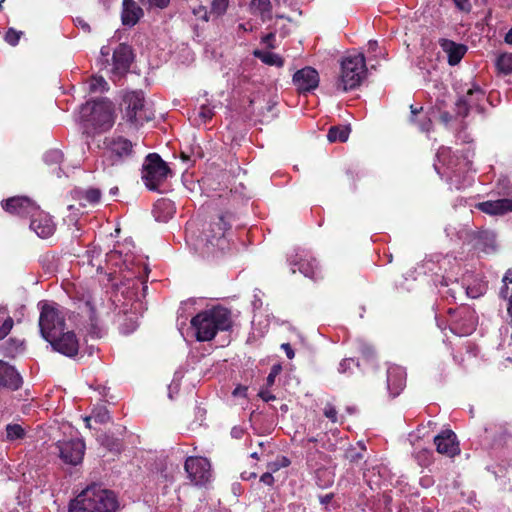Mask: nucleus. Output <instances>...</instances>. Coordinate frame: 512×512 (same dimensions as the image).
<instances>
[{"label":"nucleus","mask_w":512,"mask_h":512,"mask_svg":"<svg viewBox=\"0 0 512 512\" xmlns=\"http://www.w3.org/2000/svg\"><path fill=\"white\" fill-rule=\"evenodd\" d=\"M134 55L131 46L121 43L113 52V73L124 75L131 66Z\"/></svg>","instance_id":"f3484780"},{"label":"nucleus","mask_w":512,"mask_h":512,"mask_svg":"<svg viewBox=\"0 0 512 512\" xmlns=\"http://www.w3.org/2000/svg\"><path fill=\"white\" fill-rule=\"evenodd\" d=\"M281 348L285 351L287 358L293 359L295 356L294 350L289 343H283Z\"/></svg>","instance_id":"6e6d98bb"},{"label":"nucleus","mask_w":512,"mask_h":512,"mask_svg":"<svg viewBox=\"0 0 512 512\" xmlns=\"http://www.w3.org/2000/svg\"><path fill=\"white\" fill-rule=\"evenodd\" d=\"M509 289L507 284H504V286L500 290V296L504 299H507L509 297Z\"/></svg>","instance_id":"e2e57ef3"},{"label":"nucleus","mask_w":512,"mask_h":512,"mask_svg":"<svg viewBox=\"0 0 512 512\" xmlns=\"http://www.w3.org/2000/svg\"><path fill=\"white\" fill-rule=\"evenodd\" d=\"M229 0H213L211 6V13L221 16L223 15L228 7Z\"/></svg>","instance_id":"a19ab883"},{"label":"nucleus","mask_w":512,"mask_h":512,"mask_svg":"<svg viewBox=\"0 0 512 512\" xmlns=\"http://www.w3.org/2000/svg\"><path fill=\"white\" fill-rule=\"evenodd\" d=\"M169 176H172V170L157 153L146 156L142 168V180L149 190H157Z\"/></svg>","instance_id":"0eeeda50"},{"label":"nucleus","mask_w":512,"mask_h":512,"mask_svg":"<svg viewBox=\"0 0 512 512\" xmlns=\"http://www.w3.org/2000/svg\"><path fill=\"white\" fill-rule=\"evenodd\" d=\"M439 44L442 50L447 54L448 63L451 66L457 65L467 51L466 46L457 44L449 39H440Z\"/></svg>","instance_id":"b1692460"},{"label":"nucleus","mask_w":512,"mask_h":512,"mask_svg":"<svg viewBox=\"0 0 512 512\" xmlns=\"http://www.w3.org/2000/svg\"><path fill=\"white\" fill-rule=\"evenodd\" d=\"M24 348V341L18 338H9L0 345V355L8 358H14Z\"/></svg>","instance_id":"bb28decb"},{"label":"nucleus","mask_w":512,"mask_h":512,"mask_svg":"<svg viewBox=\"0 0 512 512\" xmlns=\"http://www.w3.org/2000/svg\"><path fill=\"white\" fill-rule=\"evenodd\" d=\"M281 371L282 367L280 364H275L271 367L270 373L266 378L267 387H270L274 384L276 377L280 374Z\"/></svg>","instance_id":"a18cd8bd"},{"label":"nucleus","mask_w":512,"mask_h":512,"mask_svg":"<svg viewBox=\"0 0 512 512\" xmlns=\"http://www.w3.org/2000/svg\"><path fill=\"white\" fill-rule=\"evenodd\" d=\"M52 349L67 357H75L79 351V340L73 331L62 332L53 339L46 340Z\"/></svg>","instance_id":"f8f14e48"},{"label":"nucleus","mask_w":512,"mask_h":512,"mask_svg":"<svg viewBox=\"0 0 512 512\" xmlns=\"http://www.w3.org/2000/svg\"><path fill=\"white\" fill-rule=\"evenodd\" d=\"M507 312L512 318V292L510 293L509 297L507 298Z\"/></svg>","instance_id":"0e129e2a"},{"label":"nucleus","mask_w":512,"mask_h":512,"mask_svg":"<svg viewBox=\"0 0 512 512\" xmlns=\"http://www.w3.org/2000/svg\"><path fill=\"white\" fill-rule=\"evenodd\" d=\"M509 212H512V199L503 198L482 202V213L502 216Z\"/></svg>","instance_id":"a878e982"},{"label":"nucleus","mask_w":512,"mask_h":512,"mask_svg":"<svg viewBox=\"0 0 512 512\" xmlns=\"http://www.w3.org/2000/svg\"><path fill=\"white\" fill-rule=\"evenodd\" d=\"M434 443L437 452L440 454L452 457L459 452L458 443L456 442V435L451 430H446L435 436Z\"/></svg>","instance_id":"4be33fe9"},{"label":"nucleus","mask_w":512,"mask_h":512,"mask_svg":"<svg viewBox=\"0 0 512 512\" xmlns=\"http://www.w3.org/2000/svg\"><path fill=\"white\" fill-rule=\"evenodd\" d=\"M361 352H362V355L366 358V359H372L374 358L375 356V351L372 347L370 346H363L361 348Z\"/></svg>","instance_id":"864d4df0"},{"label":"nucleus","mask_w":512,"mask_h":512,"mask_svg":"<svg viewBox=\"0 0 512 512\" xmlns=\"http://www.w3.org/2000/svg\"><path fill=\"white\" fill-rule=\"evenodd\" d=\"M74 21L76 27L81 28L86 33H90L91 27L83 18L77 17Z\"/></svg>","instance_id":"603ef678"},{"label":"nucleus","mask_w":512,"mask_h":512,"mask_svg":"<svg viewBox=\"0 0 512 512\" xmlns=\"http://www.w3.org/2000/svg\"><path fill=\"white\" fill-rule=\"evenodd\" d=\"M293 83L301 93L316 89L319 85V74L313 67H304L293 75Z\"/></svg>","instance_id":"2eb2a0df"},{"label":"nucleus","mask_w":512,"mask_h":512,"mask_svg":"<svg viewBox=\"0 0 512 512\" xmlns=\"http://www.w3.org/2000/svg\"><path fill=\"white\" fill-rule=\"evenodd\" d=\"M121 106L124 119L135 127L154 119V111L147 105L143 91L124 93Z\"/></svg>","instance_id":"20e7f679"},{"label":"nucleus","mask_w":512,"mask_h":512,"mask_svg":"<svg viewBox=\"0 0 512 512\" xmlns=\"http://www.w3.org/2000/svg\"><path fill=\"white\" fill-rule=\"evenodd\" d=\"M44 161L48 165H59L63 161V153L58 149H52L45 153Z\"/></svg>","instance_id":"ea45409f"},{"label":"nucleus","mask_w":512,"mask_h":512,"mask_svg":"<svg viewBox=\"0 0 512 512\" xmlns=\"http://www.w3.org/2000/svg\"><path fill=\"white\" fill-rule=\"evenodd\" d=\"M497 235L494 231L482 230V252L492 254L497 252Z\"/></svg>","instance_id":"cd10ccee"},{"label":"nucleus","mask_w":512,"mask_h":512,"mask_svg":"<svg viewBox=\"0 0 512 512\" xmlns=\"http://www.w3.org/2000/svg\"><path fill=\"white\" fill-rule=\"evenodd\" d=\"M456 7L465 12H469L471 9L470 0H453Z\"/></svg>","instance_id":"3c124183"},{"label":"nucleus","mask_w":512,"mask_h":512,"mask_svg":"<svg viewBox=\"0 0 512 512\" xmlns=\"http://www.w3.org/2000/svg\"><path fill=\"white\" fill-rule=\"evenodd\" d=\"M194 14L196 16H198L199 18L205 20V21H208V16H207V10L205 7L203 6H200L198 10H194Z\"/></svg>","instance_id":"13d9d810"},{"label":"nucleus","mask_w":512,"mask_h":512,"mask_svg":"<svg viewBox=\"0 0 512 512\" xmlns=\"http://www.w3.org/2000/svg\"><path fill=\"white\" fill-rule=\"evenodd\" d=\"M56 446L64 463L76 466L82 462L85 453V443L82 440L58 441Z\"/></svg>","instance_id":"9d476101"},{"label":"nucleus","mask_w":512,"mask_h":512,"mask_svg":"<svg viewBox=\"0 0 512 512\" xmlns=\"http://www.w3.org/2000/svg\"><path fill=\"white\" fill-rule=\"evenodd\" d=\"M189 479L195 485L205 484L211 476V465L208 459L203 457H188L184 465Z\"/></svg>","instance_id":"9b49d317"},{"label":"nucleus","mask_w":512,"mask_h":512,"mask_svg":"<svg viewBox=\"0 0 512 512\" xmlns=\"http://www.w3.org/2000/svg\"><path fill=\"white\" fill-rule=\"evenodd\" d=\"M254 56L260 59L263 63L270 66L282 67L284 65V59L276 54L269 51L255 50Z\"/></svg>","instance_id":"c85d7f7f"},{"label":"nucleus","mask_w":512,"mask_h":512,"mask_svg":"<svg viewBox=\"0 0 512 512\" xmlns=\"http://www.w3.org/2000/svg\"><path fill=\"white\" fill-rule=\"evenodd\" d=\"M80 301L88 309L89 319L92 323H96L99 318V314L103 312L105 303L101 293L87 292L82 295Z\"/></svg>","instance_id":"5701e85b"},{"label":"nucleus","mask_w":512,"mask_h":512,"mask_svg":"<svg viewBox=\"0 0 512 512\" xmlns=\"http://www.w3.org/2000/svg\"><path fill=\"white\" fill-rule=\"evenodd\" d=\"M6 434L9 440H18L25 436V430L19 424H9L6 427Z\"/></svg>","instance_id":"4c0bfd02"},{"label":"nucleus","mask_w":512,"mask_h":512,"mask_svg":"<svg viewBox=\"0 0 512 512\" xmlns=\"http://www.w3.org/2000/svg\"><path fill=\"white\" fill-rule=\"evenodd\" d=\"M495 66L499 73L509 75L512 73V53H500L495 60Z\"/></svg>","instance_id":"7c9ffc66"},{"label":"nucleus","mask_w":512,"mask_h":512,"mask_svg":"<svg viewBox=\"0 0 512 512\" xmlns=\"http://www.w3.org/2000/svg\"><path fill=\"white\" fill-rule=\"evenodd\" d=\"M334 482V475L328 469H318L316 471V483L320 488H327Z\"/></svg>","instance_id":"72a5a7b5"},{"label":"nucleus","mask_w":512,"mask_h":512,"mask_svg":"<svg viewBox=\"0 0 512 512\" xmlns=\"http://www.w3.org/2000/svg\"><path fill=\"white\" fill-rule=\"evenodd\" d=\"M142 5H148L150 7L155 6L159 8H164L169 3V0H139Z\"/></svg>","instance_id":"09e8293b"},{"label":"nucleus","mask_w":512,"mask_h":512,"mask_svg":"<svg viewBox=\"0 0 512 512\" xmlns=\"http://www.w3.org/2000/svg\"><path fill=\"white\" fill-rule=\"evenodd\" d=\"M22 35V32H19V31H16L15 29L13 28H10L6 34H5V40L10 44V45H16L19 40H20V37Z\"/></svg>","instance_id":"49530a36"},{"label":"nucleus","mask_w":512,"mask_h":512,"mask_svg":"<svg viewBox=\"0 0 512 512\" xmlns=\"http://www.w3.org/2000/svg\"><path fill=\"white\" fill-rule=\"evenodd\" d=\"M251 7L256 9L260 14H264L271 11L270 0H252Z\"/></svg>","instance_id":"37998d69"},{"label":"nucleus","mask_w":512,"mask_h":512,"mask_svg":"<svg viewBox=\"0 0 512 512\" xmlns=\"http://www.w3.org/2000/svg\"><path fill=\"white\" fill-rule=\"evenodd\" d=\"M39 329L45 340L60 335L66 327L65 316L58 304L42 301L39 303Z\"/></svg>","instance_id":"423d86ee"},{"label":"nucleus","mask_w":512,"mask_h":512,"mask_svg":"<svg viewBox=\"0 0 512 512\" xmlns=\"http://www.w3.org/2000/svg\"><path fill=\"white\" fill-rule=\"evenodd\" d=\"M83 198L90 204H96L100 201L101 191L97 188H89L83 193Z\"/></svg>","instance_id":"79ce46f5"},{"label":"nucleus","mask_w":512,"mask_h":512,"mask_svg":"<svg viewBox=\"0 0 512 512\" xmlns=\"http://www.w3.org/2000/svg\"><path fill=\"white\" fill-rule=\"evenodd\" d=\"M474 92H478V90L468 89L465 95L461 96L457 102L455 103L454 113H450L449 111H439V121L446 128L457 130L460 126H462V120L468 116L469 111L472 106V102L469 100V97L474 94Z\"/></svg>","instance_id":"1a4fd4ad"},{"label":"nucleus","mask_w":512,"mask_h":512,"mask_svg":"<svg viewBox=\"0 0 512 512\" xmlns=\"http://www.w3.org/2000/svg\"><path fill=\"white\" fill-rule=\"evenodd\" d=\"M92 417L100 424L108 423L111 420L108 409L105 406H98L92 410Z\"/></svg>","instance_id":"c9c22d12"},{"label":"nucleus","mask_w":512,"mask_h":512,"mask_svg":"<svg viewBox=\"0 0 512 512\" xmlns=\"http://www.w3.org/2000/svg\"><path fill=\"white\" fill-rule=\"evenodd\" d=\"M406 385V371L398 365H391L387 369V388L392 397H396Z\"/></svg>","instance_id":"aec40b11"},{"label":"nucleus","mask_w":512,"mask_h":512,"mask_svg":"<svg viewBox=\"0 0 512 512\" xmlns=\"http://www.w3.org/2000/svg\"><path fill=\"white\" fill-rule=\"evenodd\" d=\"M13 318L8 315L5 307H0V340L4 339L12 330Z\"/></svg>","instance_id":"473e14b6"},{"label":"nucleus","mask_w":512,"mask_h":512,"mask_svg":"<svg viewBox=\"0 0 512 512\" xmlns=\"http://www.w3.org/2000/svg\"><path fill=\"white\" fill-rule=\"evenodd\" d=\"M350 129L347 126H332L328 130L329 142H345L349 137Z\"/></svg>","instance_id":"2f4dec72"},{"label":"nucleus","mask_w":512,"mask_h":512,"mask_svg":"<svg viewBox=\"0 0 512 512\" xmlns=\"http://www.w3.org/2000/svg\"><path fill=\"white\" fill-rule=\"evenodd\" d=\"M191 327L198 341H211L219 331H229L233 327L231 310L221 305L203 310L191 319Z\"/></svg>","instance_id":"f257e3e1"},{"label":"nucleus","mask_w":512,"mask_h":512,"mask_svg":"<svg viewBox=\"0 0 512 512\" xmlns=\"http://www.w3.org/2000/svg\"><path fill=\"white\" fill-rule=\"evenodd\" d=\"M415 459L420 466L427 467L433 461V452L429 449H420L415 453Z\"/></svg>","instance_id":"e433bc0d"},{"label":"nucleus","mask_w":512,"mask_h":512,"mask_svg":"<svg viewBox=\"0 0 512 512\" xmlns=\"http://www.w3.org/2000/svg\"><path fill=\"white\" fill-rule=\"evenodd\" d=\"M81 119L95 129L106 131L114 124V106L107 98L86 102L81 106Z\"/></svg>","instance_id":"39448f33"},{"label":"nucleus","mask_w":512,"mask_h":512,"mask_svg":"<svg viewBox=\"0 0 512 512\" xmlns=\"http://www.w3.org/2000/svg\"><path fill=\"white\" fill-rule=\"evenodd\" d=\"M30 228L41 238L50 237L56 229L51 217L47 213L40 211L39 207L37 212L31 215Z\"/></svg>","instance_id":"a211bd4d"},{"label":"nucleus","mask_w":512,"mask_h":512,"mask_svg":"<svg viewBox=\"0 0 512 512\" xmlns=\"http://www.w3.org/2000/svg\"><path fill=\"white\" fill-rule=\"evenodd\" d=\"M154 213L157 220L166 221L173 214V204L169 200H159L154 206Z\"/></svg>","instance_id":"c756f323"},{"label":"nucleus","mask_w":512,"mask_h":512,"mask_svg":"<svg viewBox=\"0 0 512 512\" xmlns=\"http://www.w3.org/2000/svg\"><path fill=\"white\" fill-rule=\"evenodd\" d=\"M2 208L20 217L30 216L37 212L38 205L28 197L14 196L2 201Z\"/></svg>","instance_id":"ddd939ff"},{"label":"nucleus","mask_w":512,"mask_h":512,"mask_svg":"<svg viewBox=\"0 0 512 512\" xmlns=\"http://www.w3.org/2000/svg\"><path fill=\"white\" fill-rule=\"evenodd\" d=\"M367 74L365 57L362 53L346 56L341 62V74L336 89L347 92L360 86Z\"/></svg>","instance_id":"7ed1b4c3"},{"label":"nucleus","mask_w":512,"mask_h":512,"mask_svg":"<svg viewBox=\"0 0 512 512\" xmlns=\"http://www.w3.org/2000/svg\"><path fill=\"white\" fill-rule=\"evenodd\" d=\"M104 145L110 156L115 158V161H122L133 154L132 142L122 136L108 137L105 139Z\"/></svg>","instance_id":"4468645a"},{"label":"nucleus","mask_w":512,"mask_h":512,"mask_svg":"<svg viewBox=\"0 0 512 512\" xmlns=\"http://www.w3.org/2000/svg\"><path fill=\"white\" fill-rule=\"evenodd\" d=\"M118 501L114 492L92 484L83 490L75 499V512H115Z\"/></svg>","instance_id":"f03ea898"},{"label":"nucleus","mask_w":512,"mask_h":512,"mask_svg":"<svg viewBox=\"0 0 512 512\" xmlns=\"http://www.w3.org/2000/svg\"><path fill=\"white\" fill-rule=\"evenodd\" d=\"M234 215L230 212L221 214L217 221L210 224V229L206 233L207 245L224 251L228 248L229 243L226 238V233L231 229Z\"/></svg>","instance_id":"6e6552de"},{"label":"nucleus","mask_w":512,"mask_h":512,"mask_svg":"<svg viewBox=\"0 0 512 512\" xmlns=\"http://www.w3.org/2000/svg\"><path fill=\"white\" fill-rule=\"evenodd\" d=\"M292 273L296 272V268L304 276L316 279L319 274L318 263L315 258H307L306 256L295 254L289 258Z\"/></svg>","instance_id":"6ab92c4d"},{"label":"nucleus","mask_w":512,"mask_h":512,"mask_svg":"<svg viewBox=\"0 0 512 512\" xmlns=\"http://www.w3.org/2000/svg\"><path fill=\"white\" fill-rule=\"evenodd\" d=\"M333 494L332 493H329V494H326V495H323V496H320V502L322 504H329L331 502V500L333 499Z\"/></svg>","instance_id":"052dcab7"},{"label":"nucleus","mask_w":512,"mask_h":512,"mask_svg":"<svg viewBox=\"0 0 512 512\" xmlns=\"http://www.w3.org/2000/svg\"><path fill=\"white\" fill-rule=\"evenodd\" d=\"M88 84L91 92H104L108 89V84L102 76H92Z\"/></svg>","instance_id":"f704fd0d"},{"label":"nucleus","mask_w":512,"mask_h":512,"mask_svg":"<svg viewBox=\"0 0 512 512\" xmlns=\"http://www.w3.org/2000/svg\"><path fill=\"white\" fill-rule=\"evenodd\" d=\"M102 445L105 446L109 451L114 453H120L122 450V443L119 439L105 435L102 439Z\"/></svg>","instance_id":"58836bf2"},{"label":"nucleus","mask_w":512,"mask_h":512,"mask_svg":"<svg viewBox=\"0 0 512 512\" xmlns=\"http://www.w3.org/2000/svg\"><path fill=\"white\" fill-rule=\"evenodd\" d=\"M259 397L265 402L275 400V396L267 390H261L259 392Z\"/></svg>","instance_id":"5fc2aeb1"},{"label":"nucleus","mask_w":512,"mask_h":512,"mask_svg":"<svg viewBox=\"0 0 512 512\" xmlns=\"http://www.w3.org/2000/svg\"><path fill=\"white\" fill-rule=\"evenodd\" d=\"M198 116L203 123H206L214 116V110L209 105H201Z\"/></svg>","instance_id":"c03bdc74"},{"label":"nucleus","mask_w":512,"mask_h":512,"mask_svg":"<svg viewBox=\"0 0 512 512\" xmlns=\"http://www.w3.org/2000/svg\"><path fill=\"white\" fill-rule=\"evenodd\" d=\"M346 458L350 461V462H359L360 460L363 459V453L362 452H357L355 451V449H351V450H348L347 453H346Z\"/></svg>","instance_id":"8fccbe9b"},{"label":"nucleus","mask_w":512,"mask_h":512,"mask_svg":"<svg viewBox=\"0 0 512 512\" xmlns=\"http://www.w3.org/2000/svg\"><path fill=\"white\" fill-rule=\"evenodd\" d=\"M505 42L508 44H512V26L511 29L505 35Z\"/></svg>","instance_id":"774afa93"},{"label":"nucleus","mask_w":512,"mask_h":512,"mask_svg":"<svg viewBox=\"0 0 512 512\" xmlns=\"http://www.w3.org/2000/svg\"><path fill=\"white\" fill-rule=\"evenodd\" d=\"M137 327V323L135 321H131L130 326L127 329H124L123 332L125 334H129L133 332Z\"/></svg>","instance_id":"69168bd1"},{"label":"nucleus","mask_w":512,"mask_h":512,"mask_svg":"<svg viewBox=\"0 0 512 512\" xmlns=\"http://www.w3.org/2000/svg\"><path fill=\"white\" fill-rule=\"evenodd\" d=\"M260 481L266 485L272 486L274 483V477L272 476L271 473L267 472L261 476Z\"/></svg>","instance_id":"4d7b16f0"},{"label":"nucleus","mask_w":512,"mask_h":512,"mask_svg":"<svg viewBox=\"0 0 512 512\" xmlns=\"http://www.w3.org/2000/svg\"><path fill=\"white\" fill-rule=\"evenodd\" d=\"M324 415L332 422H337V411L331 404H327L324 408Z\"/></svg>","instance_id":"de8ad7c7"},{"label":"nucleus","mask_w":512,"mask_h":512,"mask_svg":"<svg viewBox=\"0 0 512 512\" xmlns=\"http://www.w3.org/2000/svg\"><path fill=\"white\" fill-rule=\"evenodd\" d=\"M23 386V378L16 368L0 360V389L17 391Z\"/></svg>","instance_id":"dca6fc26"},{"label":"nucleus","mask_w":512,"mask_h":512,"mask_svg":"<svg viewBox=\"0 0 512 512\" xmlns=\"http://www.w3.org/2000/svg\"><path fill=\"white\" fill-rule=\"evenodd\" d=\"M377 47H378V43H377V41H375V40H370V41L368 42V49H369V51L374 52V51H376Z\"/></svg>","instance_id":"338daca9"},{"label":"nucleus","mask_w":512,"mask_h":512,"mask_svg":"<svg viewBox=\"0 0 512 512\" xmlns=\"http://www.w3.org/2000/svg\"><path fill=\"white\" fill-rule=\"evenodd\" d=\"M143 16V10L133 0H123L122 23L125 26H134Z\"/></svg>","instance_id":"393cba45"},{"label":"nucleus","mask_w":512,"mask_h":512,"mask_svg":"<svg viewBox=\"0 0 512 512\" xmlns=\"http://www.w3.org/2000/svg\"><path fill=\"white\" fill-rule=\"evenodd\" d=\"M502 281L504 284L512 283V270L511 269L507 270Z\"/></svg>","instance_id":"680f3d73"},{"label":"nucleus","mask_w":512,"mask_h":512,"mask_svg":"<svg viewBox=\"0 0 512 512\" xmlns=\"http://www.w3.org/2000/svg\"><path fill=\"white\" fill-rule=\"evenodd\" d=\"M352 362H354V360H353V359H344V360L340 363V365H339V369H338V370H339V372H341V373H345V372L347 371V369H349L350 364H351Z\"/></svg>","instance_id":"bf43d9fd"},{"label":"nucleus","mask_w":512,"mask_h":512,"mask_svg":"<svg viewBox=\"0 0 512 512\" xmlns=\"http://www.w3.org/2000/svg\"><path fill=\"white\" fill-rule=\"evenodd\" d=\"M477 327V316L475 311L463 308L460 312V320L451 327V331L459 336L472 334Z\"/></svg>","instance_id":"412c9836"}]
</instances>
